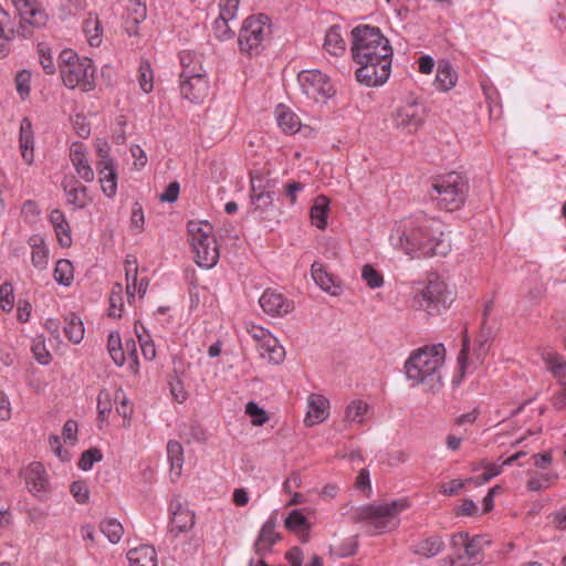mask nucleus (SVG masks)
<instances>
[{"label": "nucleus", "instance_id": "nucleus-1", "mask_svg": "<svg viewBox=\"0 0 566 566\" xmlns=\"http://www.w3.org/2000/svg\"><path fill=\"white\" fill-rule=\"evenodd\" d=\"M352 57L359 65L356 80L366 86L382 85L390 75L392 48L377 27L360 24L352 32Z\"/></svg>", "mask_w": 566, "mask_h": 566}, {"label": "nucleus", "instance_id": "nucleus-2", "mask_svg": "<svg viewBox=\"0 0 566 566\" xmlns=\"http://www.w3.org/2000/svg\"><path fill=\"white\" fill-rule=\"evenodd\" d=\"M444 224L434 218L417 216L396 223L390 243L411 258L446 255L450 243L443 238Z\"/></svg>", "mask_w": 566, "mask_h": 566}, {"label": "nucleus", "instance_id": "nucleus-3", "mask_svg": "<svg viewBox=\"0 0 566 566\" xmlns=\"http://www.w3.org/2000/svg\"><path fill=\"white\" fill-rule=\"evenodd\" d=\"M446 348L442 344L426 346L412 354L405 364L406 376L413 385H426L434 389L441 384V368Z\"/></svg>", "mask_w": 566, "mask_h": 566}, {"label": "nucleus", "instance_id": "nucleus-4", "mask_svg": "<svg viewBox=\"0 0 566 566\" xmlns=\"http://www.w3.org/2000/svg\"><path fill=\"white\" fill-rule=\"evenodd\" d=\"M180 63L181 95L192 103L202 102L209 94V81L202 65V55L185 51L180 54Z\"/></svg>", "mask_w": 566, "mask_h": 566}, {"label": "nucleus", "instance_id": "nucleus-5", "mask_svg": "<svg viewBox=\"0 0 566 566\" xmlns=\"http://www.w3.org/2000/svg\"><path fill=\"white\" fill-rule=\"evenodd\" d=\"M60 73L63 83L69 88L80 87L88 92L95 86V67L91 59L78 56L72 50H63L60 54Z\"/></svg>", "mask_w": 566, "mask_h": 566}, {"label": "nucleus", "instance_id": "nucleus-6", "mask_svg": "<svg viewBox=\"0 0 566 566\" xmlns=\"http://www.w3.org/2000/svg\"><path fill=\"white\" fill-rule=\"evenodd\" d=\"M431 188L436 193L431 197L439 208L455 211L465 202L469 182L460 172L451 171L434 178Z\"/></svg>", "mask_w": 566, "mask_h": 566}, {"label": "nucleus", "instance_id": "nucleus-7", "mask_svg": "<svg viewBox=\"0 0 566 566\" xmlns=\"http://www.w3.org/2000/svg\"><path fill=\"white\" fill-rule=\"evenodd\" d=\"M272 28L265 14L250 15L244 19L238 35L239 50L253 57L261 54L270 42Z\"/></svg>", "mask_w": 566, "mask_h": 566}, {"label": "nucleus", "instance_id": "nucleus-8", "mask_svg": "<svg viewBox=\"0 0 566 566\" xmlns=\"http://www.w3.org/2000/svg\"><path fill=\"white\" fill-rule=\"evenodd\" d=\"M408 507L406 500H396L385 504H368L355 510L352 521L355 523L368 522L377 533L397 525V515Z\"/></svg>", "mask_w": 566, "mask_h": 566}, {"label": "nucleus", "instance_id": "nucleus-9", "mask_svg": "<svg viewBox=\"0 0 566 566\" xmlns=\"http://www.w3.org/2000/svg\"><path fill=\"white\" fill-rule=\"evenodd\" d=\"M187 229L191 240L196 263L210 269L219 260L220 253L217 240L212 235V227L208 222L189 221Z\"/></svg>", "mask_w": 566, "mask_h": 566}, {"label": "nucleus", "instance_id": "nucleus-10", "mask_svg": "<svg viewBox=\"0 0 566 566\" xmlns=\"http://www.w3.org/2000/svg\"><path fill=\"white\" fill-rule=\"evenodd\" d=\"M412 302L417 310L424 311L428 314H436L441 310H446L452 302V297L444 281L433 277L415 291Z\"/></svg>", "mask_w": 566, "mask_h": 566}, {"label": "nucleus", "instance_id": "nucleus-11", "mask_svg": "<svg viewBox=\"0 0 566 566\" xmlns=\"http://www.w3.org/2000/svg\"><path fill=\"white\" fill-rule=\"evenodd\" d=\"M12 3L20 17L15 31L19 38L30 39L34 29L46 25L49 14L38 0H12Z\"/></svg>", "mask_w": 566, "mask_h": 566}, {"label": "nucleus", "instance_id": "nucleus-12", "mask_svg": "<svg viewBox=\"0 0 566 566\" xmlns=\"http://www.w3.org/2000/svg\"><path fill=\"white\" fill-rule=\"evenodd\" d=\"M297 80L303 93L314 101L325 99L334 94L328 76L319 70H304L298 74Z\"/></svg>", "mask_w": 566, "mask_h": 566}, {"label": "nucleus", "instance_id": "nucleus-13", "mask_svg": "<svg viewBox=\"0 0 566 566\" xmlns=\"http://www.w3.org/2000/svg\"><path fill=\"white\" fill-rule=\"evenodd\" d=\"M270 182L265 181L259 170L250 174V206L252 213H264L273 205L274 192L270 190Z\"/></svg>", "mask_w": 566, "mask_h": 566}, {"label": "nucleus", "instance_id": "nucleus-14", "mask_svg": "<svg viewBox=\"0 0 566 566\" xmlns=\"http://www.w3.org/2000/svg\"><path fill=\"white\" fill-rule=\"evenodd\" d=\"M490 541L484 535L470 536L467 532L453 534L451 537V546L453 548H463L464 556H459L460 566L475 564L480 560V554L483 548L490 545Z\"/></svg>", "mask_w": 566, "mask_h": 566}, {"label": "nucleus", "instance_id": "nucleus-15", "mask_svg": "<svg viewBox=\"0 0 566 566\" xmlns=\"http://www.w3.org/2000/svg\"><path fill=\"white\" fill-rule=\"evenodd\" d=\"M397 127L415 133L423 123V108L416 102L407 103L392 115Z\"/></svg>", "mask_w": 566, "mask_h": 566}, {"label": "nucleus", "instance_id": "nucleus-16", "mask_svg": "<svg viewBox=\"0 0 566 566\" xmlns=\"http://www.w3.org/2000/svg\"><path fill=\"white\" fill-rule=\"evenodd\" d=\"M25 483L29 491L40 500H44L50 492V484L45 468L40 462H32L25 470Z\"/></svg>", "mask_w": 566, "mask_h": 566}, {"label": "nucleus", "instance_id": "nucleus-17", "mask_svg": "<svg viewBox=\"0 0 566 566\" xmlns=\"http://www.w3.org/2000/svg\"><path fill=\"white\" fill-rule=\"evenodd\" d=\"M262 310L272 316H282L294 310V303L283 294L265 290L259 300Z\"/></svg>", "mask_w": 566, "mask_h": 566}, {"label": "nucleus", "instance_id": "nucleus-18", "mask_svg": "<svg viewBox=\"0 0 566 566\" xmlns=\"http://www.w3.org/2000/svg\"><path fill=\"white\" fill-rule=\"evenodd\" d=\"M70 158L78 177L85 182H92L95 174L87 159L84 144L73 143L70 148Z\"/></svg>", "mask_w": 566, "mask_h": 566}, {"label": "nucleus", "instance_id": "nucleus-19", "mask_svg": "<svg viewBox=\"0 0 566 566\" xmlns=\"http://www.w3.org/2000/svg\"><path fill=\"white\" fill-rule=\"evenodd\" d=\"M171 520L170 532L178 535L190 531L195 525V514L185 507L179 501H172L170 504Z\"/></svg>", "mask_w": 566, "mask_h": 566}, {"label": "nucleus", "instance_id": "nucleus-20", "mask_svg": "<svg viewBox=\"0 0 566 566\" xmlns=\"http://www.w3.org/2000/svg\"><path fill=\"white\" fill-rule=\"evenodd\" d=\"M66 196V202L75 209H84L92 202L88 196V189L74 178L64 179L62 182Z\"/></svg>", "mask_w": 566, "mask_h": 566}, {"label": "nucleus", "instance_id": "nucleus-21", "mask_svg": "<svg viewBox=\"0 0 566 566\" xmlns=\"http://www.w3.org/2000/svg\"><path fill=\"white\" fill-rule=\"evenodd\" d=\"M311 274L315 283L325 292L337 295L339 289V282L336 276L328 273L326 268L321 262H314L311 266Z\"/></svg>", "mask_w": 566, "mask_h": 566}, {"label": "nucleus", "instance_id": "nucleus-22", "mask_svg": "<svg viewBox=\"0 0 566 566\" xmlns=\"http://www.w3.org/2000/svg\"><path fill=\"white\" fill-rule=\"evenodd\" d=\"M328 400L322 395L312 394L308 396V411L305 417L307 426H314L324 421L328 415Z\"/></svg>", "mask_w": 566, "mask_h": 566}, {"label": "nucleus", "instance_id": "nucleus-23", "mask_svg": "<svg viewBox=\"0 0 566 566\" xmlns=\"http://www.w3.org/2000/svg\"><path fill=\"white\" fill-rule=\"evenodd\" d=\"M96 169L99 176V184L103 193L108 198H113L117 191V171L115 161H108L102 166L96 165Z\"/></svg>", "mask_w": 566, "mask_h": 566}, {"label": "nucleus", "instance_id": "nucleus-24", "mask_svg": "<svg viewBox=\"0 0 566 566\" xmlns=\"http://www.w3.org/2000/svg\"><path fill=\"white\" fill-rule=\"evenodd\" d=\"M49 219L59 244L62 248H69L72 244L71 228L64 213L60 209H54L51 211Z\"/></svg>", "mask_w": 566, "mask_h": 566}, {"label": "nucleus", "instance_id": "nucleus-25", "mask_svg": "<svg viewBox=\"0 0 566 566\" xmlns=\"http://www.w3.org/2000/svg\"><path fill=\"white\" fill-rule=\"evenodd\" d=\"M29 245L32 249L31 262L39 271H43L49 264V248L43 237L35 234L29 238Z\"/></svg>", "mask_w": 566, "mask_h": 566}, {"label": "nucleus", "instance_id": "nucleus-26", "mask_svg": "<svg viewBox=\"0 0 566 566\" xmlns=\"http://www.w3.org/2000/svg\"><path fill=\"white\" fill-rule=\"evenodd\" d=\"M10 14L0 6V57L10 52L9 43L18 36L17 28H11Z\"/></svg>", "mask_w": 566, "mask_h": 566}, {"label": "nucleus", "instance_id": "nucleus-27", "mask_svg": "<svg viewBox=\"0 0 566 566\" xmlns=\"http://www.w3.org/2000/svg\"><path fill=\"white\" fill-rule=\"evenodd\" d=\"M19 142L23 159L27 164H32L34 138L32 123L28 117L21 120Z\"/></svg>", "mask_w": 566, "mask_h": 566}, {"label": "nucleus", "instance_id": "nucleus-28", "mask_svg": "<svg viewBox=\"0 0 566 566\" xmlns=\"http://www.w3.org/2000/svg\"><path fill=\"white\" fill-rule=\"evenodd\" d=\"M276 122L285 134H295L300 130L301 122L295 113L280 104L275 108Z\"/></svg>", "mask_w": 566, "mask_h": 566}, {"label": "nucleus", "instance_id": "nucleus-29", "mask_svg": "<svg viewBox=\"0 0 566 566\" xmlns=\"http://www.w3.org/2000/svg\"><path fill=\"white\" fill-rule=\"evenodd\" d=\"M457 82V73L452 69L449 61L441 60L438 62L434 85L439 91L447 92L451 90Z\"/></svg>", "mask_w": 566, "mask_h": 566}, {"label": "nucleus", "instance_id": "nucleus-30", "mask_svg": "<svg viewBox=\"0 0 566 566\" xmlns=\"http://www.w3.org/2000/svg\"><path fill=\"white\" fill-rule=\"evenodd\" d=\"M542 358L546 365V368L552 375L562 384L566 385V360L565 358L555 352H545L542 354Z\"/></svg>", "mask_w": 566, "mask_h": 566}, {"label": "nucleus", "instance_id": "nucleus-31", "mask_svg": "<svg viewBox=\"0 0 566 566\" xmlns=\"http://www.w3.org/2000/svg\"><path fill=\"white\" fill-rule=\"evenodd\" d=\"M324 50L333 56H339L345 53L346 43L340 34L338 25H332L325 34Z\"/></svg>", "mask_w": 566, "mask_h": 566}, {"label": "nucleus", "instance_id": "nucleus-32", "mask_svg": "<svg viewBox=\"0 0 566 566\" xmlns=\"http://www.w3.org/2000/svg\"><path fill=\"white\" fill-rule=\"evenodd\" d=\"M256 349L260 357L268 359L270 363L277 365L284 360L285 350L273 336L268 337Z\"/></svg>", "mask_w": 566, "mask_h": 566}, {"label": "nucleus", "instance_id": "nucleus-33", "mask_svg": "<svg viewBox=\"0 0 566 566\" xmlns=\"http://www.w3.org/2000/svg\"><path fill=\"white\" fill-rule=\"evenodd\" d=\"M126 294L130 302L138 289V263L135 256L128 255L125 260Z\"/></svg>", "mask_w": 566, "mask_h": 566}, {"label": "nucleus", "instance_id": "nucleus-34", "mask_svg": "<svg viewBox=\"0 0 566 566\" xmlns=\"http://www.w3.org/2000/svg\"><path fill=\"white\" fill-rule=\"evenodd\" d=\"M127 558L130 566L150 565L157 562V554L153 546L142 545L127 552Z\"/></svg>", "mask_w": 566, "mask_h": 566}, {"label": "nucleus", "instance_id": "nucleus-35", "mask_svg": "<svg viewBox=\"0 0 566 566\" xmlns=\"http://www.w3.org/2000/svg\"><path fill=\"white\" fill-rule=\"evenodd\" d=\"M444 547L441 536L433 535L420 541L413 549V553L426 558L437 556Z\"/></svg>", "mask_w": 566, "mask_h": 566}, {"label": "nucleus", "instance_id": "nucleus-36", "mask_svg": "<svg viewBox=\"0 0 566 566\" xmlns=\"http://www.w3.org/2000/svg\"><path fill=\"white\" fill-rule=\"evenodd\" d=\"M328 209V198L325 196L316 197L314 205L311 208V219L313 224H315L318 229H325L327 224Z\"/></svg>", "mask_w": 566, "mask_h": 566}, {"label": "nucleus", "instance_id": "nucleus-37", "mask_svg": "<svg viewBox=\"0 0 566 566\" xmlns=\"http://www.w3.org/2000/svg\"><path fill=\"white\" fill-rule=\"evenodd\" d=\"M167 458L170 463V470L176 476H180L184 465V448L180 442L170 440L167 443Z\"/></svg>", "mask_w": 566, "mask_h": 566}, {"label": "nucleus", "instance_id": "nucleus-38", "mask_svg": "<svg viewBox=\"0 0 566 566\" xmlns=\"http://www.w3.org/2000/svg\"><path fill=\"white\" fill-rule=\"evenodd\" d=\"M63 331L67 339L74 344H78L84 337L83 322L75 315L65 318Z\"/></svg>", "mask_w": 566, "mask_h": 566}, {"label": "nucleus", "instance_id": "nucleus-39", "mask_svg": "<svg viewBox=\"0 0 566 566\" xmlns=\"http://www.w3.org/2000/svg\"><path fill=\"white\" fill-rule=\"evenodd\" d=\"M107 350L117 366H123L125 363V352L122 345L120 335L118 332H112L108 335Z\"/></svg>", "mask_w": 566, "mask_h": 566}, {"label": "nucleus", "instance_id": "nucleus-40", "mask_svg": "<svg viewBox=\"0 0 566 566\" xmlns=\"http://www.w3.org/2000/svg\"><path fill=\"white\" fill-rule=\"evenodd\" d=\"M99 530L112 544L118 543L124 534L123 525L115 518L103 520Z\"/></svg>", "mask_w": 566, "mask_h": 566}, {"label": "nucleus", "instance_id": "nucleus-41", "mask_svg": "<svg viewBox=\"0 0 566 566\" xmlns=\"http://www.w3.org/2000/svg\"><path fill=\"white\" fill-rule=\"evenodd\" d=\"M54 280L64 286H69L74 279L73 275V265L66 259H61L56 262L54 269Z\"/></svg>", "mask_w": 566, "mask_h": 566}, {"label": "nucleus", "instance_id": "nucleus-42", "mask_svg": "<svg viewBox=\"0 0 566 566\" xmlns=\"http://www.w3.org/2000/svg\"><path fill=\"white\" fill-rule=\"evenodd\" d=\"M368 410V405L361 400L352 401L345 410V421L361 424L364 416Z\"/></svg>", "mask_w": 566, "mask_h": 566}, {"label": "nucleus", "instance_id": "nucleus-43", "mask_svg": "<svg viewBox=\"0 0 566 566\" xmlns=\"http://www.w3.org/2000/svg\"><path fill=\"white\" fill-rule=\"evenodd\" d=\"M525 454H526L525 452L518 451V452L514 453L513 455H511L510 458H507L506 460H504L502 464H496V463L486 464L484 468V472L481 475L482 481L489 482L491 479H493L494 476L499 475L502 472L503 465H511L512 463H514L516 460L524 457Z\"/></svg>", "mask_w": 566, "mask_h": 566}, {"label": "nucleus", "instance_id": "nucleus-44", "mask_svg": "<svg viewBox=\"0 0 566 566\" xmlns=\"http://www.w3.org/2000/svg\"><path fill=\"white\" fill-rule=\"evenodd\" d=\"M275 526L276 517L272 515L261 527L256 539L274 545L277 541L281 539L280 534L275 532Z\"/></svg>", "mask_w": 566, "mask_h": 566}, {"label": "nucleus", "instance_id": "nucleus-45", "mask_svg": "<svg viewBox=\"0 0 566 566\" xmlns=\"http://www.w3.org/2000/svg\"><path fill=\"white\" fill-rule=\"evenodd\" d=\"M232 20H228L226 17L219 15L213 24L212 30L216 38L220 41H227L234 38V31L230 27V22Z\"/></svg>", "mask_w": 566, "mask_h": 566}, {"label": "nucleus", "instance_id": "nucleus-46", "mask_svg": "<svg viewBox=\"0 0 566 566\" xmlns=\"http://www.w3.org/2000/svg\"><path fill=\"white\" fill-rule=\"evenodd\" d=\"M153 71L148 62H142L138 69V83L144 93L153 91Z\"/></svg>", "mask_w": 566, "mask_h": 566}, {"label": "nucleus", "instance_id": "nucleus-47", "mask_svg": "<svg viewBox=\"0 0 566 566\" xmlns=\"http://www.w3.org/2000/svg\"><path fill=\"white\" fill-rule=\"evenodd\" d=\"M32 354L35 360L41 365H49L52 356L50 352L46 349L44 339L42 337H36L33 339L31 346Z\"/></svg>", "mask_w": 566, "mask_h": 566}, {"label": "nucleus", "instance_id": "nucleus-48", "mask_svg": "<svg viewBox=\"0 0 566 566\" xmlns=\"http://www.w3.org/2000/svg\"><path fill=\"white\" fill-rule=\"evenodd\" d=\"M84 32L87 35L90 45H92V46L99 45V43L102 41V27L97 19L85 21Z\"/></svg>", "mask_w": 566, "mask_h": 566}, {"label": "nucleus", "instance_id": "nucleus-49", "mask_svg": "<svg viewBox=\"0 0 566 566\" xmlns=\"http://www.w3.org/2000/svg\"><path fill=\"white\" fill-rule=\"evenodd\" d=\"M14 306L13 285L10 282H4L0 286V307L2 311L9 313Z\"/></svg>", "mask_w": 566, "mask_h": 566}, {"label": "nucleus", "instance_id": "nucleus-50", "mask_svg": "<svg viewBox=\"0 0 566 566\" xmlns=\"http://www.w3.org/2000/svg\"><path fill=\"white\" fill-rule=\"evenodd\" d=\"M361 277L370 289H377L384 284L382 275L370 264H365L363 266Z\"/></svg>", "mask_w": 566, "mask_h": 566}, {"label": "nucleus", "instance_id": "nucleus-51", "mask_svg": "<svg viewBox=\"0 0 566 566\" xmlns=\"http://www.w3.org/2000/svg\"><path fill=\"white\" fill-rule=\"evenodd\" d=\"M284 526L289 531H296L298 528H308V522L301 511L293 510L285 518Z\"/></svg>", "mask_w": 566, "mask_h": 566}, {"label": "nucleus", "instance_id": "nucleus-52", "mask_svg": "<svg viewBox=\"0 0 566 566\" xmlns=\"http://www.w3.org/2000/svg\"><path fill=\"white\" fill-rule=\"evenodd\" d=\"M103 458L102 452L97 448H91L84 451L78 461V468L83 471L92 469L95 462L101 461Z\"/></svg>", "mask_w": 566, "mask_h": 566}, {"label": "nucleus", "instance_id": "nucleus-53", "mask_svg": "<svg viewBox=\"0 0 566 566\" xmlns=\"http://www.w3.org/2000/svg\"><path fill=\"white\" fill-rule=\"evenodd\" d=\"M245 413L251 417L254 426H262L269 420L265 410L260 408L254 401H249L245 405Z\"/></svg>", "mask_w": 566, "mask_h": 566}, {"label": "nucleus", "instance_id": "nucleus-54", "mask_svg": "<svg viewBox=\"0 0 566 566\" xmlns=\"http://www.w3.org/2000/svg\"><path fill=\"white\" fill-rule=\"evenodd\" d=\"M358 548L357 536L346 538L335 551L338 557H348L356 554Z\"/></svg>", "mask_w": 566, "mask_h": 566}, {"label": "nucleus", "instance_id": "nucleus-55", "mask_svg": "<svg viewBox=\"0 0 566 566\" xmlns=\"http://www.w3.org/2000/svg\"><path fill=\"white\" fill-rule=\"evenodd\" d=\"M494 302L492 300L488 301L483 308V319H482V331L479 337L480 346H484L491 335V328L486 327V321L493 311Z\"/></svg>", "mask_w": 566, "mask_h": 566}, {"label": "nucleus", "instance_id": "nucleus-56", "mask_svg": "<svg viewBox=\"0 0 566 566\" xmlns=\"http://www.w3.org/2000/svg\"><path fill=\"white\" fill-rule=\"evenodd\" d=\"M30 80L31 74L27 70L19 72L15 76L17 91L23 99L30 94Z\"/></svg>", "mask_w": 566, "mask_h": 566}, {"label": "nucleus", "instance_id": "nucleus-57", "mask_svg": "<svg viewBox=\"0 0 566 566\" xmlns=\"http://www.w3.org/2000/svg\"><path fill=\"white\" fill-rule=\"evenodd\" d=\"M70 492L80 504L88 501L90 491L83 481H74L70 486Z\"/></svg>", "mask_w": 566, "mask_h": 566}, {"label": "nucleus", "instance_id": "nucleus-58", "mask_svg": "<svg viewBox=\"0 0 566 566\" xmlns=\"http://www.w3.org/2000/svg\"><path fill=\"white\" fill-rule=\"evenodd\" d=\"M240 0H220L219 1V8L220 13L219 15L226 17L228 20H235L238 9H239Z\"/></svg>", "mask_w": 566, "mask_h": 566}, {"label": "nucleus", "instance_id": "nucleus-59", "mask_svg": "<svg viewBox=\"0 0 566 566\" xmlns=\"http://www.w3.org/2000/svg\"><path fill=\"white\" fill-rule=\"evenodd\" d=\"M97 410H98V419L101 421H104L112 410L111 396L105 390H103L98 394Z\"/></svg>", "mask_w": 566, "mask_h": 566}, {"label": "nucleus", "instance_id": "nucleus-60", "mask_svg": "<svg viewBox=\"0 0 566 566\" xmlns=\"http://www.w3.org/2000/svg\"><path fill=\"white\" fill-rule=\"evenodd\" d=\"M111 147L107 142L105 140H98L96 144V154H97V163L96 165L102 166L105 163L114 161V159L111 157Z\"/></svg>", "mask_w": 566, "mask_h": 566}, {"label": "nucleus", "instance_id": "nucleus-61", "mask_svg": "<svg viewBox=\"0 0 566 566\" xmlns=\"http://www.w3.org/2000/svg\"><path fill=\"white\" fill-rule=\"evenodd\" d=\"M179 189L180 186L178 181L170 182L166 190L159 196V200L163 202H175L178 199Z\"/></svg>", "mask_w": 566, "mask_h": 566}, {"label": "nucleus", "instance_id": "nucleus-62", "mask_svg": "<svg viewBox=\"0 0 566 566\" xmlns=\"http://www.w3.org/2000/svg\"><path fill=\"white\" fill-rule=\"evenodd\" d=\"M144 212L140 203L135 202L132 210L130 216V224L133 228L138 229L139 231L143 230L144 227Z\"/></svg>", "mask_w": 566, "mask_h": 566}, {"label": "nucleus", "instance_id": "nucleus-63", "mask_svg": "<svg viewBox=\"0 0 566 566\" xmlns=\"http://www.w3.org/2000/svg\"><path fill=\"white\" fill-rule=\"evenodd\" d=\"M247 332L251 335V337L256 340V348L264 343L268 337L272 336L266 329L260 326L251 325L247 328Z\"/></svg>", "mask_w": 566, "mask_h": 566}, {"label": "nucleus", "instance_id": "nucleus-64", "mask_svg": "<svg viewBox=\"0 0 566 566\" xmlns=\"http://www.w3.org/2000/svg\"><path fill=\"white\" fill-rule=\"evenodd\" d=\"M138 339L143 356L147 360H153L156 357V348L154 342L144 339L140 335H138Z\"/></svg>", "mask_w": 566, "mask_h": 566}]
</instances>
